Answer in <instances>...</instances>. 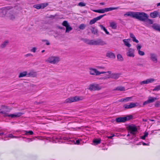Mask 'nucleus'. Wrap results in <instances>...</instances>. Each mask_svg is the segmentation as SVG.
<instances>
[{"label":"nucleus","mask_w":160,"mask_h":160,"mask_svg":"<svg viewBox=\"0 0 160 160\" xmlns=\"http://www.w3.org/2000/svg\"><path fill=\"white\" fill-rule=\"evenodd\" d=\"M108 73L107 71V72H104V71L99 72L98 71V75H100L101 74H105V73Z\"/></svg>","instance_id":"864d4df0"},{"label":"nucleus","mask_w":160,"mask_h":160,"mask_svg":"<svg viewBox=\"0 0 160 160\" xmlns=\"http://www.w3.org/2000/svg\"><path fill=\"white\" fill-rule=\"evenodd\" d=\"M99 26L100 27L101 29L102 30H103L107 34H108V35L109 34V32L103 26V25H99Z\"/></svg>","instance_id":"f704fd0d"},{"label":"nucleus","mask_w":160,"mask_h":160,"mask_svg":"<svg viewBox=\"0 0 160 160\" xmlns=\"http://www.w3.org/2000/svg\"><path fill=\"white\" fill-rule=\"evenodd\" d=\"M83 97L81 96L71 97L67 99L65 101L64 103H71L74 102H77L80 101H81L83 100Z\"/></svg>","instance_id":"7ed1b4c3"},{"label":"nucleus","mask_w":160,"mask_h":160,"mask_svg":"<svg viewBox=\"0 0 160 160\" xmlns=\"http://www.w3.org/2000/svg\"><path fill=\"white\" fill-rule=\"evenodd\" d=\"M155 81V80L152 78H150L146 79V80L140 82V85H142L144 84H146L149 83H152Z\"/></svg>","instance_id":"6ab92c4d"},{"label":"nucleus","mask_w":160,"mask_h":160,"mask_svg":"<svg viewBox=\"0 0 160 160\" xmlns=\"http://www.w3.org/2000/svg\"><path fill=\"white\" fill-rule=\"evenodd\" d=\"M132 40L133 42H135L137 43L139 42L136 39L135 37L133 38H132Z\"/></svg>","instance_id":"3c124183"},{"label":"nucleus","mask_w":160,"mask_h":160,"mask_svg":"<svg viewBox=\"0 0 160 160\" xmlns=\"http://www.w3.org/2000/svg\"><path fill=\"white\" fill-rule=\"evenodd\" d=\"M138 53L140 55L142 56H144L145 55L144 52L141 50L138 51Z\"/></svg>","instance_id":"de8ad7c7"},{"label":"nucleus","mask_w":160,"mask_h":160,"mask_svg":"<svg viewBox=\"0 0 160 160\" xmlns=\"http://www.w3.org/2000/svg\"><path fill=\"white\" fill-rule=\"evenodd\" d=\"M9 43L8 40H6L4 41L0 45V47L2 48H3L6 47Z\"/></svg>","instance_id":"c85d7f7f"},{"label":"nucleus","mask_w":160,"mask_h":160,"mask_svg":"<svg viewBox=\"0 0 160 160\" xmlns=\"http://www.w3.org/2000/svg\"><path fill=\"white\" fill-rule=\"evenodd\" d=\"M158 99V98L157 97H152L151 96H149L148 98V100L143 102V105H145L148 103L153 102L155 100Z\"/></svg>","instance_id":"ddd939ff"},{"label":"nucleus","mask_w":160,"mask_h":160,"mask_svg":"<svg viewBox=\"0 0 160 160\" xmlns=\"http://www.w3.org/2000/svg\"><path fill=\"white\" fill-rule=\"evenodd\" d=\"M158 16H159V17L160 18V12L159 13L158 12Z\"/></svg>","instance_id":"338daca9"},{"label":"nucleus","mask_w":160,"mask_h":160,"mask_svg":"<svg viewBox=\"0 0 160 160\" xmlns=\"http://www.w3.org/2000/svg\"><path fill=\"white\" fill-rule=\"evenodd\" d=\"M134 52V49L132 48H129L128 49L126 54L128 57L133 58L135 56Z\"/></svg>","instance_id":"a211bd4d"},{"label":"nucleus","mask_w":160,"mask_h":160,"mask_svg":"<svg viewBox=\"0 0 160 160\" xmlns=\"http://www.w3.org/2000/svg\"><path fill=\"white\" fill-rule=\"evenodd\" d=\"M85 42L88 44L90 45H94V40H86Z\"/></svg>","instance_id":"2f4dec72"},{"label":"nucleus","mask_w":160,"mask_h":160,"mask_svg":"<svg viewBox=\"0 0 160 160\" xmlns=\"http://www.w3.org/2000/svg\"><path fill=\"white\" fill-rule=\"evenodd\" d=\"M98 45L104 46L107 44V43L101 39H98Z\"/></svg>","instance_id":"b1692460"},{"label":"nucleus","mask_w":160,"mask_h":160,"mask_svg":"<svg viewBox=\"0 0 160 160\" xmlns=\"http://www.w3.org/2000/svg\"><path fill=\"white\" fill-rule=\"evenodd\" d=\"M148 135V133L147 132H145L144 133V135L141 137V138L142 139H145L146 137H147Z\"/></svg>","instance_id":"37998d69"},{"label":"nucleus","mask_w":160,"mask_h":160,"mask_svg":"<svg viewBox=\"0 0 160 160\" xmlns=\"http://www.w3.org/2000/svg\"><path fill=\"white\" fill-rule=\"evenodd\" d=\"M36 49H37V48H36L34 47V48H33L31 50V51L33 52H36Z\"/></svg>","instance_id":"6e6d98bb"},{"label":"nucleus","mask_w":160,"mask_h":160,"mask_svg":"<svg viewBox=\"0 0 160 160\" xmlns=\"http://www.w3.org/2000/svg\"><path fill=\"white\" fill-rule=\"evenodd\" d=\"M89 73L90 75H98V71L97 69L90 68H89Z\"/></svg>","instance_id":"dca6fc26"},{"label":"nucleus","mask_w":160,"mask_h":160,"mask_svg":"<svg viewBox=\"0 0 160 160\" xmlns=\"http://www.w3.org/2000/svg\"><path fill=\"white\" fill-rule=\"evenodd\" d=\"M107 73L110 75V78L114 79H118L121 75V73H112L111 71H108Z\"/></svg>","instance_id":"6e6552de"},{"label":"nucleus","mask_w":160,"mask_h":160,"mask_svg":"<svg viewBox=\"0 0 160 160\" xmlns=\"http://www.w3.org/2000/svg\"><path fill=\"white\" fill-rule=\"evenodd\" d=\"M92 32L94 34H96L97 33V31L96 29L94 27H92L91 29Z\"/></svg>","instance_id":"ea45409f"},{"label":"nucleus","mask_w":160,"mask_h":160,"mask_svg":"<svg viewBox=\"0 0 160 160\" xmlns=\"http://www.w3.org/2000/svg\"><path fill=\"white\" fill-rule=\"evenodd\" d=\"M25 134L26 135H28V134L32 135L33 134V132L32 131H25Z\"/></svg>","instance_id":"c03bdc74"},{"label":"nucleus","mask_w":160,"mask_h":160,"mask_svg":"<svg viewBox=\"0 0 160 160\" xmlns=\"http://www.w3.org/2000/svg\"><path fill=\"white\" fill-rule=\"evenodd\" d=\"M102 88V86L99 84L92 83L90 84L88 89L91 91H98L101 89Z\"/></svg>","instance_id":"423d86ee"},{"label":"nucleus","mask_w":160,"mask_h":160,"mask_svg":"<svg viewBox=\"0 0 160 160\" xmlns=\"http://www.w3.org/2000/svg\"><path fill=\"white\" fill-rule=\"evenodd\" d=\"M110 26L112 29H116L117 26L116 23L114 22H112L110 23Z\"/></svg>","instance_id":"473e14b6"},{"label":"nucleus","mask_w":160,"mask_h":160,"mask_svg":"<svg viewBox=\"0 0 160 160\" xmlns=\"http://www.w3.org/2000/svg\"><path fill=\"white\" fill-rule=\"evenodd\" d=\"M148 17V15L144 12H135L134 18L138 19L140 21L144 22L146 18Z\"/></svg>","instance_id":"f03ea898"},{"label":"nucleus","mask_w":160,"mask_h":160,"mask_svg":"<svg viewBox=\"0 0 160 160\" xmlns=\"http://www.w3.org/2000/svg\"><path fill=\"white\" fill-rule=\"evenodd\" d=\"M11 9L10 7H5L0 9V16L3 18H6L8 11Z\"/></svg>","instance_id":"0eeeda50"},{"label":"nucleus","mask_w":160,"mask_h":160,"mask_svg":"<svg viewBox=\"0 0 160 160\" xmlns=\"http://www.w3.org/2000/svg\"><path fill=\"white\" fill-rule=\"evenodd\" d=\"M130 133L132 134H135L137 131V129L135 126H129L128 128Z\"/></svg>","instance_id":"4468645a"},{"label":"nucleus","mask_w":160,"mask_h":160,"mask_svg":"<svg viewBox=\"0 0 160 160\" xmlns=\"http://www.w3.org/2000/svg\"><path fill=\"white\" fill-rule=\"evenodd\" d=\"M48 5L47 3H43L41 4H35L33 5V7L37 9H40V8H43Z\"/></svg>","instance_id":"f3484780"},{"label":"nucleus","mask_w":160,"mask_h":160,"mask_svg":"<svg viewBox=\"0 0 160 160\" xmlns=\"http://www.w3.org/2000/svg\"><path fill=\"white\" fill-rule=\"evenodd\" d=\"M152 28L155 30L158 31H160V26L159 25L156 24H153L152 26Z\"/></svg>","instance_id":"c756f323"},{"label":"nucleus","mask_w":160,"mask_h":160,"mask_svg":"<svg viewBox=\"0 0 160 160\" xmlns=\"http://www.w3.org/2000/svg\"><path fill=\"white\" fill-rule=\"evenodd\" d=\"M143 121L144 122H147V120L143 119Z\"/></svg>","instance_id":"774afa93"},{"label":"nucleus","mask_w":160,"mask_h":160,"mask_svg":"<svg viewBox=\"0 0 160 160\" xmlns=\"http://www.w3.org/2000/svg\"><path fill=\"white\" fill-rule=\"evenodd\" d=\"M2 111H5L6 113L9 112L11 110V108H9L8 107L6 106H2L1 107V109H0Z\"/></svg>","instance_id":"4be33fe9"},{"label":"nucleus","mask_w":160,"mask_h":160,"mask_svg":"<svg viewBox=\"0 0 160 160\" xmlns=\"http://www.w3.org/2000/svg\"><path fill=\"white\" fill-rule=\"evenodd\" d=\"M94 45H98V41L97 40H94Z\"/></svg>","instance_id":"13d9d810"},{"label":"nucleus","mask_w":160,"mask_h":160,"mask_svg":"<svg viewBox=\"0 0 160 160\" xmlns=\"http://www.w3.org/2000/svg\"><path fill=\"white\" fill-rule=\"evenodd\" d=\"M61 60V58L59 56H51L45 60V62L48 63L52 64H57Z\"/></svg>","instance_id":"f257e3e1"},{"label":"nucleus","mask_w":160,"mask_h":160,"mask_svg":"<svg viewBox=\"0 0 160 160\" xmlns=\"http://www.w3.org/2000/svg\"><path fill=\"white\" fill-rule=\"evenodd\" d=\"M119 101L121 102H124V98L121 99L120 100H119Z\"/></svg>","instance_id":"680f3d73"},{"label":"nucleus","mask_w":160,"mask_h":160,"mask_svg":"<svg viewBox=\"0 0 160 160\" xmlns=\"http://www.w3.org/2000/svg\"><path fill=\"white\" fill-rule=\"evenodd\" d=\"M78 5L80 7H83L86 6V4L84 2H81L79 3Z\"/></svg>","instance_id":"49530a36"},{"label":"nucleus","mask_w":160,"mask_h":160,"mask_svg":"<svg viewBox=\"0 0 160 160\" xmlns=\"http://www.w3.org/2000/svg\"><path fill=\"white\" fill-rule=\"evenodd\" d=\"M42 41L43 42H46V44L47 45H50V43L49 42V41L47 40H42Z\"/></svg>","instance_id":"8fccbe9b"},{"label":"nucleus","mask_w":160,"mask_h":160,"mask_svg":"<svg viewBox=\"0 0 160 160\" xmlns=\"http://www.w3.org/2000/svg\"><path fill=\"white\" fill-rule=\"evenodd\" d=\"M133 97H127L125 98H124V102H127L128 101H132V98Z\"/></svg>","instance_id":"4c0bfd02"},{"label":"nucleus","mask_w":160,"mask_h":160,"mask_svg":"<svg viewBox=\"0 0 160 160\" xmlns=\"http://www.w3.org/2000/svg\"><path fill=\"white\" fill-rule=\"evenodd\" d=\"M155 106L156 107H158L160 106V102L158 101L155 104Z\"/></svg>","instance_id":"09e8293b"},{"label":"nucleus","mask_w":160,"mask_h":160,"mask_svg":"<svg viewBox=\"0 0 160 160\" xmlns=\"http://www.w3.org/2000/svg\"><path fill=\"white\" fill-rule=\"evenodd\" d=\"M37 76L36 72L33 71H30L29 72H28V77H35Z\"/></svg>","instance_id":"412c9836"},{"label":"nucleus","mask_w":160,"mask_h":160,"mask_svg":"<svg viewBox=\"0 0 160 160\" xmlns=\"http://www.w3.org/2000/svg\"><path fill=\"white\" fill-rule=\"evenodd\" d=\"M86 26L85 25L83 24H81L79 26V28L80 29L83 30V29H84L85 28Z\"/></svg>","instance_id":"79ce46f5"},{"label":"nucleus","mask_w":160,"mask_h":160,"mask_svg":"<svg viewBox=\"0 0 160 160\" xmlns=\"http://www.w3.org/2000/svg\"><path fill=\"white\" fill-rule=\"evenodd\" d=\"M8 137H9V138H18V137H16V136H14L12 134H9Z\"/></svg>","instance_id":"5fc2aeb1"},{"label":"nucleus","mask_w":160,"mask_h":160,"mask_svg":"<svg viewBox=\"0 0 160 160\" xmlns=\"http://www.w3.org/2000/svg\"><path fill=\"white\" fill-rule=\"evenodd\" d=\"M128 39H124L123 40V41L124 43V45L127 47L129 48L131 46V45L128 42Z\"/></svg>","instance_id":"7c9ffc66"},{"label":"nucleus","mask_w":160,"mask_h":160,"mask_svg":"<svg viewBox=\"0 0 160 160\" xmlns=\"http://www.w3.org/2000/svg\"><path fill=\"white\" fill-rule=\"evenodd\" d=\"M107 57L112 58H115V56L114 54L111 52H109L107 53Z\"/></svg>","instance_id":"5701e85b"},{"label":"nucleus","mask_w":160,"mask_h":160,"mask_svg":"<svg viewBox=\"0 0 160 160\" xmlns=\"http://www.w3.org/2000/svg\"><path fill=\"white\" fill-rule=\"evenodd\" d=\"M160 90V85L155 87V88L153 89V91H158L159 90Z\"/></svg>","instance_id":"a18cd8bd"},{"label":"nucleus","mask_w":160,"mask_h":160,"mask_svg":"<svg viewBox=\"0 0 160 160\" xmlns=\"http://www.w3.org/2000/svg\"><path fill=\"white\" fill-rule=\"evenodd\" d=\"M132 116H128L126 117H120L116 119V121L118 122H124L131 119Z\"/></svg>","instance_id":"9d476101"},{"label":"nucleus","mask_w":160,"mask_h":160,"mask_svg":"<svg viewBox=\"0 0 160 160\" xmlns=\"http://www.w3.org/2000/svg\"><path fill=\"white\" fill-rule=\"evenodd\" d=\"M0 113L3 114L5 117H10L12 118H18L23 114L21 112H19L13 114H8L5 111H2L1 110H0Z\"/></svg>","instance_id":"20e7f679"},{"label":"nucleus","mask_w":160,"mask_h":160,"mask_svg":"<svg viewBox=\"0 0 160 160\" xmlns=\"http://www.w3.org/2000/svg\"><path fill=\"white\" fill-rule=\"evenodd\" d=\"M95 12H98L99 13H103L105 12V8L104 9H101L99 10H93Z\"/></svg>","instance_id":"c9c22d12"},{"label":"nucleus","mask_w":160,"mask_h":160,"mask_svg":"<svg viewBox=\"0 0 160 160\" xmlns=\"http://www.w3.org/2000/svg\"><path fill=\"white\" fill-rule=\"evenodd\" d=\"M105 15H106V14L102 15L94 18L90 20L89 22V24L92 25L95 23L97 21L100 20Z\"/></svg>","instance_id":"2eb2a0df"},{"label":"nucleus","mask_w":160,"mask_h":160,"mask_svg":"<svg viewBox=\"0 0 160 160\" xmlns=\"http://www.w3.org/2000/svg\"><path fill=\"white\" fill-rule=\"evenodd\" d=\"M62 25L66 28V32L68 33L72 30V28L67 21H64L62 23Z\"/></svg>","instance_id":"1a4fd4ad"},{"label":"nucleus","mask_w":160,"mask_h":160,"mask_svg":"<svg viewBox=\"0 0 160 160\" xmlns=\"http://www.w3.org/2000/svg\"><path fill=\"white\" fill-rule=\"evenodd\" d=\"M80 143V141L79 140H77L75 142V144H79Z\"/></svg>","instance_id":"052dcab7"},{"label":"nucleus","mask_w":160,"mask_h":160,"mask_svg":"<svg viewBox=\"0 0 160 160\" xmlns=\"http://www.w3.org/2000/svg\"><path fill=\"white\" fill-rule=\"evenodd\" d=\"M26 76L28 77V72L25 71L20 73L18 77L19 78H21Z\"/></svg>","instance_id":"a878e982"},{"label":"nucleus","mask_w":160,"mask_h":160,"mask_svg":"<svg viewBox=\"0 0 160 160\" xmlns=\"http://www.w3.org/2000/svg\"><path fill=\"white\" fill-rule=\"evenodd\" d=\"M130 36L132 38H133L135 37V36L132 33H130Z\"/></svg>","instance_id":"bf43d9fd"},{"label":"nucleus","mask_w":160,"mask_h":160,"mask_svg":"<svg viewBox=\"0 0 160 160\" xmlns=\"http://www.w3.org/2000/svg\"><path fill=\"white\" fill-rule=\"evenodd\" d=\"M150 59L153 62L157 63L158 62L157 56L156 53L154 52L150 53Z\"/></svg>","instance_id":"f8f14e48"},{"label":"nucleus","mask_w":160,"mask_h":160,"mask_svg":"<svg viewBox=\"0 0 160 160\" xmlns=\"http://www.w3.org/2000/svg\"><path fill=\"white\" fill-rule=\"evenodd\" d=\"M138 65L139 66L142 67L143 66V64L141 63H139L138 64Z\"/></svg>","instance_id":"0e129e2a"},{"label":"nucleus","mask_w":160,"mask_h":160,"mask_svg":"<svg viewBox=\"0 0 160 160\" xmlns=\"http://www.w3.org/2000/svg\"><path fill=\"white\" fill-rule=\"evenodd\" d=\"M118 60L119 61H122L123 60V58L122 55L120 54H118L117 56Z\"/></svg>","instance_id":"58836bf2"},{"label":"nucleus","mask_w":160,"mask_h":160,"mask_svg":"<svg viewBox=\"0 0 160 160\" xmlns=\"http://www.w3.org/2000/svg\"><path fill=\"white\" fill-rule=\"evenodd\" d=\"M141 48H142V46L140 45H138L137 46V49L138 51L140 50V49Z\"/></svg>","instance_id":"603ef678"},{"label":"nucleus","mask_w":160,"mask_h":160,"mask_svg":"<svg viewBox=\"0 0 160 160\" xmlns=\"http://www.w3.org/2000/svg\"><path fill=\"white\" fill-rule=\"evenodd\" d=\"M100 4L101 5H104L105 4L104 2H101L100 3Z\"/></svg>","instance_id":"69168bd1"},{"label":"nucleus","mask_w":160,"mask_h":160,"mask_svg":"<svg viewBox=\"0 0 160 160\" xmlns=\"http://www.w3.org/2000/svg\"><path fill=\"white\" fill-rule=\"evenodd\" d=\"M135 12H128L124 14V17L130 16L132 18H134Z\"/></svg>","instance_id":"aec40b11"},{"label":"nucleus","mask_w":160,"mask_h":160,"mask_svg":"<svg viewBox=\"0 0 160 160\" xmlns=\"http://www.w3.org/2000/svg\"><path fill=\"white\" fill-rule=\"evenodd\" d=\"M115 90L119 91H125L124 87L122 86H119L117 87L115 89Z\"/></svg>","instance_id":"72a5a7b5"},{"label":"nucleus","mask_w":160,"mask_h":160,"mask_svg":"<svg viewBox=\"0 0 160 160\" xmlns=\"http://www.w3.org/2000/svg\"><path fill=\"white\" fill-rule=\"evenodd\" d=\"M144 22H146L149 24H152L153 23L151 19L148 18H146Z\"/></svg>","instance_id":"e433bc0d"},{"label":"nucleus","mask_w":160,"mask_h":160,"mask_svg":"<svg viewBox=\"0 0 160 160\" xmlns=\"http://www.w3.org/2000/svg\"><path fill=\"white\" fill-rule=\"evenodd\" d=\"M110 78V76L109 75H106L104 76H102L98 78L99 80H105Z\"/></svg>","instance_id":"bb28decb"},{"label":"nucleus","mask_w":160,"mask_h":160,"mask_svg":"<svg viewBox=\"0 0 160 160\" xmlns=\"http://www.w3.org/2000/svg\"><path fill=\"white\" fill-rule=\"evenodd\" d=\"M140 106L138 103L136 102L135 103H130L129 105L125 104L124 105V107L126 109H130Z\"/></svg>","instance_id":"9b49d317"},{"label":"nucleus","mask_w":160,"mask_h":160,"mask_svg":"<svg viewBox=\"0 0 160 160\" xmlns=\"http://www.w3.org/2000/svg\"><path fill=\"white\" fill-rule=\"evenodd\" d=\"M6 18L12 21L15 20L16 18L15 12L14 10L8 11L6 15Z\"/></svg>","instance_id":"39448f33"},{"label":"nucleus","mask_w":160,"mask_h":160,"mask_svg":"<svg viewBox=\"0 0 160 160\" xmlns=\"http://www.w3.org/2000/svg\"><path fill=\"white\" fill-rule=\"evenodd\" d=\"M25 57H30V56H32V57L33 56V55L31 53H28V54H26L25 55Z\"/></svg>","instance_id":"4d7b16f0"},{"label":"nucleus","mask_w":160,"mask_h":160,"mask_svg":"<svg viewBox=\"0 0 160 160\" xmlns=\"http://www.w3.org/2000/svg\"><path fill=\"white\" fill-rule=\"evenodd\" d=\"M114 136V135H113L112 136H108V138H112Z\"/></svg>","instance_id":"e2e57ef3"},{"label":"nucleus","mask_w":160,"mask_h":160,"mask_svg":"<svg viewBox=\"0 0 160 160\" xmlns=\"http://www.w3.org/2000/svg\"><path fill=\"white\" fill-rule=\"evenodd\" d=\"M158 12L157 11H154L153 12H151L150 14V16L151 18H155L158 16Z\"/></svg>","instance_id":"cd10ccee"},{"label":"nucleus","mask_w":160,"mask_h":160,"mask_svg":"<svg viewBox=\"0 0 160 160\" xmlns=\"http://www.w3.org/2000/svg\"><path fill=\"white\" fill-rule=\"evenodd\" d=\"M119 8V7H110L108 8H105V12H108L109 11H112L114 10H117Z\"/></svg>","instance_id":"393cba45"},{"label":"nucleus","mask_w":160,"mask_h":160,"mask_svg":"<svg viewBox=\"0 0 160 160\" xmlns=\"http://www.w3.org/2000/svg\"><path fill=\"white\" fill-rule=\"evenodd\" d=\"M101 140L98 139H95L93 141V142L96 145H97L100 143Z\"/></svg>","instance_id":"a19ab883"}]
</instances>
